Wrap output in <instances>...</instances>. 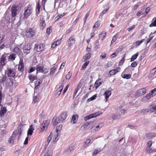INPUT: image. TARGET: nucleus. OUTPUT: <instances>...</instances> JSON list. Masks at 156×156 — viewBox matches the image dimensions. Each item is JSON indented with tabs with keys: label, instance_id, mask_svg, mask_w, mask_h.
<instances>
[{
	"label": "nucleus",
	"instance_id": "cd10ccee",
	"mask_svg": "<svg viewBox=\"0 0 156 156\" xmlns=\"http://www.w3.org/2000/svg\"><path fill=\"white\" fill-rule=\"evenodd\" d=\"M150 27L156 26V17L154 18L152 21V23L149 26Z\"/></svg>",
	"mask_w": 156,
	"mask_h": 156
},
{
	"label": "nucleus",
	"instance_id": "7c9ffc66",
	"mask_svg": "<svg viewBox=\"0 0 156 156\" xmlns=\"http://www.w3.org/2000/svg\"><path fill=\"white\" fill-rule=\"evenodd\" d=\"M101 84V80L100 79H98L96 80L95 83V86L96 88L98 87Z\"/></svg>",
	"mask_w": 156,
	"mask_h": 156
},
{
	"label": "nucleus",
	"instance_id": "f257e3e1",
	"mask_svg": "<svg viewBox=\"0 0 156 156\" xmlns=\"http://www.w3.org/2000/svg\"><path fill=\"white\" fill-rule=\"evenodd\" d=\"M22 131V127L19 126L18 130L14 131L12 135L9 139L8 140V142L10 144H13L14 140L16 137H18L19 140L20 136L21 135Z\"/></svg>",
	"mask_w": 156,
	"mask_h": 156
},
{
	"label": "nucleus",
	"instance_id": "4c0bfd02",
	"mask_svg": "<svg viewBox=\"0 0 156 156\" xmlns=\"http://www.w3.org/2000/svg\"><path fill=\"white\" fill-rule=\"evenodd\" d=\"M119 35L118 34H116L113 37L112 40L111 42V44H113L116 40L117 38L118 37Z\"/></svg>",
	"mask_w": 156,
	"mask_h": 156
},
{
	"label": "nucleus",
	"instance_id": "f03ea898",
	"mask_svg": "<svg viewBox=\"0 0 156 156\" xmlns=\"http://www.w3.org/2000/svg\"><path fill=\"white\" fill-rule=\"evenodd\" d=\"M35 34V31L32 28H29L27 29L26 31L25 36L27 38H31Z\"/></svg>",
	"mask_w": 156,
	"mask_h": 156
},
{
	"label": "nucleus",
	"instance_id": "5fc2aeb1",
	"mask_svg": "<svg viewBox=\"0 0 156 156\" xmlns=\"http://www.w3.org/2000/svg\"><path fill=\"white\" fill-rule=\"evenodd\" d=\"M125 56H124L123 57L122 59H121L119 62V66H122L123 64V63L125 61Z\"/></svg>",
	"mask_w": 156,
	"mask_h": 156
},
{
	"label": "nucleus",
	"instance_id": "bf43d9fd",
	"mask_svg": "<svg viewBox=\"0 0 156 156\" xmlns=\"http://www.w3.org/2000/svg\"><path fill=\"white\" fill-rule=\"evenodd\" d=\"M38 98L37 97V96H34V97L33 102L34 103H35L38 101Z\"/></svg>",
	"mask_w": 156,
	"mask_h": 156
},
{
	"label": "nucleus",
	"instance_id": "774afa93",
	"mask_svg": "<svg viewBox=\"0 0 156 156\" xmlns=\"http://www.w3.org/2000/svg\"><path fill=\"white\" fill-rule=\"evenodd\" d=\"M69 86L68 85H67L65 87V88L63 90V94H64L67 91V90L68 87H69Z\"/></svg>",
	"mask_w": 156,
	"mask_h": 156
},
{
	"label": "nucleus",
	"instance_id": "1a4fd4ad",
	"mask_svg": "<svg viewBox=\"0 0 156 156\" xmlns=\"http://www.w3.org/2000/svg\"><path fill=\"white\" fill-rule=\"evenodd\" d=\"M146 92V88H143L138 90L136 93V95L140 96L143 95Z\"/></svg>",
	"mask_w": 156,
	"mask_h": 156
},
{
	"label": "nucleus",
	"instance_id": "e2e57ef3",
	"mask_svg": "<svg viewBox=\"0 0 156 156\" xmlns=\"http://www.w3.org/2000/svg\"><path fill=\"white\" fill-rule=\"evenodd\" d=\"M143 12V11L142 10H140L136 14V15L137 16H139L141 15H143L142 13Z\"/></svg>",
	"mask_w": 156,
	"mask_h": 156
},
{
	"label": "nucleus",
	"instance_id": "4468645a",
	"mask_svg": "<svg viewBox=\"0 0 156 156\" xmlns=\"http://www.w3.org/2000/svg\"><path fill=\"white\" fill-rule=\"evenodd\" d=\"M34 129L33 127V125H31L29 127V128L27 131V136H31L32 135L33 131L34 130Z\"/></svg>",
	"mask_w": 156,
	"mask_h": 156
},
{
	"label": "nucleus",
	"instance_id": "69168bd1",
	"mask_svg": "<svg viewBox=\"0 0 156 156\" xmlns=\"http://www.w3.org/2000/svg\"><path fill=\"white\" fill-rule=\"evenodd\" d=\"M65 64L66 62H62L60 66V67L59 68V69H62L64 67V66H65Z\"/></svg>",
	"mask_w": 156,
	"mask_h": 156
},
{
	"label": "nucleus",
	"instance_id": "ea45409f",
	"mask_svg": "<svg viewBox=\"0 0 156 156\" xmlns=\"http://www.w3.org/2000/svg\"><path fill=\"white\" fill-rule=\"evenodd\" d=\"M156 88H155L154 89L151 90V91L149 92L150 94H151V95L152 97H153L155 96L156 94Z\"/></svg>",
	"mask_w": 156,
	"mask_h": 156
},
{
	"label": "nucleus",
	"instance_id": "2f4dec72",
	"mask_svg": "<svg viewBox=\"0 0 156 156\" xmlns=\"http://www.w3.org/2000/svg\"><path fill=\"white\" fill-rule=\"evenodd\" d=\"M29 80L31 82H33L34 80L37 79V77L34 75H30L28 76Z\"/></svg>",
	"mask_w": 156,
	"mask_h": 156
},
{
	"label": "nucleus",
	"instance_id": "13d9d810",
	"mask_svg": "<svg viewBox=\"0 0 156 156\" xmlns=\"http://www.w3.org/2000/svg\"><path fill=\"white\" fill-rule=\"evenodd\" d=\"M100 24H99L98 22H97L95 23V24L94 25L93 27V28H98L100 26Z\"/></svg>",
	"mask_w": 156,
	"mask_h": 156
},
{
	"label": "nucleus",
	"instance_id": "ddd939ff",
	"mask_svg": "<svg viewBox=\"0 0 156 156\" xmlns=\"http://www.w3.org/2000/svg\"><path fill=\"white\" fill-rule=\"evenodd\" d=\"M17 9L16 7L15 6H12L11 9V15L12 17H14L16 15Z\"/></svg>",
	"mask_w": 156,
	"mask_h": 156
},
{
	"label": "nucleus",
	"instance_id": "58836bf2",
	"mask_svg": "<svg viewBox=\"0 0 156 156\" xmlns=\"http://www.w3.org/2000/svg\"><path fill=\"white\" fill-rule=\"evenodd\" d=\"M151 97H152L151 95V94H150V93H149L147 94L146 96L143 98V99L144 100H145L146 99H149Z\"/></svg>",
	"mask_w": 156,
	"mask_h": 156
},
{
	"label": "nucleus",
	"instance_id": "bb28decb",
	"mask_svg": "<svg viewBox=\"0 0 156 156\" xmlns=\"http://www.w3.org/2000/svg\"><path fill=\"white\" fill-rule=\"evenodd\" d=\"M58 133L55 132L53 138L52 142H56L58 140Z\"/></svg>",
	"mask_w": 156,
	"mask_h": 156
},
{
	"label": "nucleus",
	"instance_id": "680f3d73",
	"mask_svg": "<svg viewBox=\"0 0 156 156\" xmlns=\"http://www.w3.org/2000/svg\"><path fill=\"white\" fill-rule=\"evenodd\" d=\"M35 69V67H32L29 70L28 72L29 73H31L34 71Z\"/></svg>",
	"mask_w": 156,
	"mask_h": 156
},
{
	"label": "nucleus",
	"instance_id": "9d476101",
	"mask_svg": "<svg viewBox=\"0 0 156 156\" xmlns=\"http://www.w3.org/2000/svg\"><path fill=\"white\" fill-rule=\"evenodd\" d=\"M7 75L8 76L14 77L15 76L16 73L14 70L9 69H8Z\"/></svg>",
	"mask_w": 156,
	"mask_h": 156
},
{
	"label": "nucleus",
	"instance_id": "423d86ee",
	"mask_svg": "<svg viewBox=\"0 0 156 156\" xmlns=\"http://www.w3.org/2000/svg\"><path fill=\"white\" fill-rule=\"evenodd\" d=\"M103 126V123H100L98 124H94L93 126L91 128V129L92 131H96L100 129Z\"/></svg>",
	"mask_w": 156,
	"mask_h": 156
},
{
	"label": "nucleus",
	"instance_id": "c03bdc74",
	"mask_svg": "<svg viewBox=\"0 0 156 156\" xmlns=\"http://www.w3.org/2000/svg\"><path fill=\"white\" fill-rule=\"evenodd\" d=\"M150 10V8L149 7H147L145 10V12H144L142 14L143 15V16H146L147 14L148 13V12Z\"/></svg>",
	"mask_w": 156,
	"mask_h": 156
},
{
	"label": "nucleus",
	"instance_id": "864d4df0",
	"mask_svg": "<svg viewBox=\"0 0 156 156\" xmlns=\"http://www.w3.org/2000/svg\"><path fill=\"white\" fill-rule=\"evenodd\" d=\"M64 87V84L63 83H62L61 85L57 89V91H61L63 88Z\"/></svg>",
	"mask_w": 156,
	"mask_h": 156
},
{
	"label": "nucleus",
	"instance_id": "79ce46f5",
	"mask_svg": "<svg viewBox=\"0 0 156 156\" xmlns=\"http://www.w3.org/2000/svg\"><path fill=\"white\" fill-rule=\"evenodd\" d=\"M89 63V61H87L83 64L82 66V68L83 69H84L86 68L87 66L88 65Z\"/></svg>",
	"mask_w": 156,
	"mask_h": 156
},
{
	"label": "nucleus",
	"instance_id": "f704fd0d",
	"mask_svg": "<svg viewBox=\"0 0 156 156\" xmlns=\"http://www.w3.org/2000/svg\"><path fill=\"white\" fill-rule=\"evenodd\" d=\"M57 68V67L56 66H54L51 69V71L50 73V75H53L55 72V70Z\"/></svg>",
	"mask_w": 156,
	"mask_h": 156
},
{
	"label": "nucleus",
	"instance_id": "0e129e2a",
	"mask_svg": "<svg viewBox=\"0 0 156 156\" xmlns=\"http://www.w3.org/2000/svg\"><path fill=\"white\" fill-rule=\"evenodd\" d=\"M55 44H56V45L57 46H58V45H59L61 43V39L58 40L56 41H55Z\"/></svg>",
	"mask_w": 156,
	"mask_h": 156
},
{
	"label": "nucleus",
	"instance_id": "6e6d98bb",
	"mask_svg": "<svg viewBox=\"0 0 156 156\" xmlns=\"http://www.w3.org/2000/svg\"><path fill=\"white\" fill-rule=\"evenodd\" d=\"M16 57V55L14 54H11L9 56V58L12 59V60H15Z\"/></svg>",
	"mask_w": 156,
	"mask_h": 156
},
{
	"label": "nucleus",
	"instance_id": "f3484780",
	"mask_svg": "<svg viewBox=\"0 0 156 156\" xmlns=\"http://www.w3.org/2000/svg\"><path fill=\"white\" fill-rule=\"evenodd\" d=\"M122 108V106H119L117 108L118 112H119V114H120L121 116V115L125 113L126 112V111L125 109H121Z\"/></svg>",
	"mask_w": 156,
	"mask_h": 156
},
{
	"label": "nucleus",
	"instance_id": "c756f323",
	"mask_svg": "<svg viewBox=\"0 0 156 156\" xmlns=\"http://www.w3.org/2000/svg\"><path fill=\"white\" fill-rule=\"evenodd\" d=\"M155 135L153 133H149L146 135L147 139H150L155 137Z\"/></svg>",
	"mask_w": 156,
	"mask_h": 156
},
{
	"label": "nucleus",
	"instance_id": "4be33fe9",
	"mask_svg": "<svg viewBox=\"0 0 156 156\" xmlns=\"http://www.w3.org/2000/svg\"><path fill=\"white\" fill-rule=\"evenodd\" d=\"M91 54L90 53H87L83 57V59L84 61H85L89 59L91 57Z\"/></svg>",
	"mask_w": 156,
	"mask_h": 156
},
{
	"label": "nucleus",
	"instance_id": "b1692460",
	"mask_svg": "<svg viewBox=\"0 0 156 156\" xmlns=\"http://www.w3.org/2000/svg\"><path fill=\"white\" fill-rule=\"evenodd\" d=\"M78 115L76 114L73 115L71 119L72 122L73 123H76L78 119Z\"/></svg>",
	"mask_w": 156,
	"mask_h": 156
},
{
	"label": "nucleus",
	"instance_id": "e433bc0d",
	"mask_svg": "<svg viewBox=\"0 0 156 156\" xmlns=\"http://www.w3.org/2000/svg\"><path fill=\"white\" fill-rule=\"evenodd\" d=\"M41 83V82L40 81H36L35 82V88L36 89H38Z\"/></svg>",
	"mask_w": 156,
	"mask_h": 156
},
{
	"label": "nucleus",
	"instance_id": "7ed1b4c3",
	"mask_svg": "<svg viewBox=\"0 0 156 156\" xmlns=\"http://www.w3.org/2000/svg\"><path fill=\"white\" fill-rule=\"evenodd\" d=\"M156 111V105H151L149 106L147 108L142 110V112L145 113L148 112H153Z\"/></svg>",
	"mask_w": 156,
	"mask_h": 156
},
{
	"label": "nucleus",
	"instance_id": "412c9836",
	"mask_svg": "<svg viewBox=\"0 0 156 156\" xmlns=\"http://www.w3.org/2000/svg\"><path fill=\"white\" fill-rule=\"evenodd\" d=\"M111 92L109 90H107L105 92L104 94L105 95V98L106 99V101L108 100V99L109 96L111 95Z\"/></svg>",
	"mask_w": 156,
	"mask_h": 156
},
{
	"label": "nucleus",
	"instance_id": "5701e85b",
	"mask_svg": "<svg viewBox=\"0 0 156 156\" xmlns=\"http://www.w3.org/2000/svg\"><path fill=\"white\" fill-rule=\"evenodd\" d=\"M106 35V33L105 32H102L99 34V39L101 40H103L105 38Z\"/></svg>",
	"mask_w": 156,
	"mask_h": 156
},
{
	"label": "nucleus",
	"instance_id": "c9c22d12",
	"mask_svg": "<svg viewBox=\"0 0 156 156\" xmlns=\"http://www.w3.org/2000/svg\"><path fill=\"white\" fill-rule=\"evenodd\" d=\"M13 51L19 55L21 53L20 49L18 47H16L14 48Z\"/></svg>",
	"mask_w": 156,
	"mask_h": 156
},
{
	"label": "nucleus",
	"instance_id": "49530a36",
	"mask_svg": "<svg viewBox=\"0 0 156 156\" xmlns=\"http://www.w3.org/2000/svg\"><path fill=\"white\" fill-rule=\"evenodd\" d=\"M131 75L129 74H124L123 75V76L122 77L123 78L126 79H130L131 78Z\"/></svg>",
	"mask_w": 156,
	"mask_h": 156
},
{
	"label": "nucleus",
	"instance_id": "2eb2a0df",
	"mask_svg": "<svg viewBox=\"0 0 156 156\" xmlns=\"http://www.w3.org/2000/svg\"><path fill=\"white\" fill-rule=\"evenodd\" d=\"M120 70V68L119 67H118L115 69L111 70L110 71L109 73L111 75H113L119 72Z\"/></svg>",
	"mask_w": 156,
	"mask_h": 156
},
{
	"label": "nucleus",
	"instance_id": "473e14b6",
	"mask_svg": "<svg viewBox=\"0 0 156 156\" xmlns=\"http://www.w3.org/2000/svg\"><path fill=\"white\" fill-rule=\"evenodd\" d=\"M90 141L91 140L90 139H87L86 140V141L84 142V143L82 147H83V148L85 147L86 146H87V145L88 144H89L90 142Z\"/></svg>",
	"mask_w": 156,
	"mask_h": 156
},
{
	"label": "nucleus",
	"instance_id": "f8f14e48",
	"mask_svg": "<svg viewBox=\"0 0 156 156\" xmlns=\"http://www.w3.org/2000/svg\"><path fill=\"white\" fill-rule=\"evenodd\" d=\"M75 41V38L73 36L70 37L68 39L67 42L69 46H70L73 45Z\"/></svg>",
	"mask_w": 156,
	"mask_h": 156
},
{
	"label": "nucleus",
	"instance_id": "37998d69",
	"mask_svg": "<svg viewBox=\"0 0 156 156\" xmlns=\"http://www.w3.org/2000/svg\"><path fill=\"white\" fill-rule=\"evenodd\" d=\"M13 83L12 81L11 80L9 82H7L6 83V85L7 87H11L13 86Z\"/></svg>",
	"mask_w": 156,
	"mask_h": 156
},
{
	"label": "nucleus",
	"instance_id": "6ab92c4d",
	"mask_svg": "<svg viewBox=\"0 0 156 156\" xmlns=\"http://www.w3.org/2000/svg\"><path fill=\"white\" fill-rule=\"evenodd\" d=\"M35 48L38 52H40L43 50L44 46L42 44H40L37 45L35 46Z\"/></svg>",
	"mask_w": 156,
	"mask_h": 156
},
{
	"label": "nucleus",
	"instance_id": "9b49d317",
	"mask_svg": "<svg viewBox=\"0 0 156 156\" xmlns=\"http://www.w3.org/2000/svg\"><path fill=\"white\" fill-rule=\"evenodd\" d=\"M23 59H20V62L18 69L20 71H22L24 69V64L23 63Z\"/></svg>",
	"mask_w": 156,
	"mask_h": 156
},
{
	"label": "nucleus",
	"instance_id": "603ef678",
	"mask_svg": "<svg viewBox=\"0 0 156 156\" xmlns=\"http://www.w3.org/2000/svg\"><path fill=\"white\" fill-rule=\"evenodd\" d=\"M52 135L51 134V133L50 134L49 136H48L47 140V144L49 143L50 141H51Z\"/></svg>",
	"mask_w": 156,
	"mask_h": 156
},
{
	"label": "nucleus",
	"instance_id": "a19ab883",
	"mask_svg": "<svg viewBox=\"0 0 156 156\" xmlns=\"http://www.w3.org/2000/svg\"><path fill=\"white\" fill-rule=\"evenodd\" d=\"M145 40V39H143L142 40L140 41H136L135 43V44L136 46H138L140 45L142 43L144 42V41Z\"/></svg>",
	"mask_w": 156,
	"mask_h": 156
},
{
	"label": "nucleus",
	"instance_id": "3c124183",
	"mask_svg": "<svg viewBox=\"0 0 156 156\" xmlns=\"http://www.w3.org/2000/svg\"><path fill=\"white\" fill-rule=\"evenodd\" d=\"M72 75V73L70 72H69L66 76V78L67 80H69L70 79V77Z\"/></svg>",
	"mask_w": 156,
	"mask_h": 156
},
{
	"label": "nucleus",
	"instance_id": "338daca9",
	"mask_svg": "<svg viewBox=\"0 0 156 156\" xmlns=\"http://www.w3.org/2000/svg\"><path fill=\"white\" fill-rule=\"evenodd\" d=\"M65 15V14L64 13H63L62 14H60V15H59L58 16H57L56 18H57V20H58L59 19L63 17Z\"/></svg>",
	"mask_w": 156,
	"mask_h": 156
},
{
	"label": "nucleus",
	"instance_id": "0eeeda50",
	"mask_svg": "<svg viewBox=\"0 0 156 156\" xmlns=\"http://www.w3.org/2000/svg\"><path fill=\"white\" fill-rule=\"evenodd\" d=\"M31 48L30 44H27L23 45V51L26 54H28L30 53V50Z\"/></svg>",
	"mask_w": 156,
	"mask_h": 156
},
{
	"label": "nucleus",
	"instance_id": "39448f33",
	"mask_svg": "<svg viewBox=\"0 0 156 156\" xmlns=\"http://www.w3.org/2000/svg\"><path fill=\"white\" fill-rule=\"evenodd\" d=\"M50 122L49 120L44 121L43 122L40 127L41 132H44L46 131Z\"/></svg>",
	"mask_w": 156,
	"mask_h": 156
},
{
	"label": "nucleus",
	"instance_id": "6e6552de",
	"mask_svg": "<svg viewBox=\"0 0 156 156\" xmlns=\"http://www.w3.org/2000/svg\"><path fill=\"white\" fill-rule=\"evenodd\" d=\"M101 114H102L101 113H100L99 112H97L91 114L87 116H86L84 118V119L85 120H87L96 117Z\"/></svg>",
	"mask_w": 156,
	"mask_h": 156
},
{
	"label": "nucleus",
	"instance_id": "8fccbe9b",
	"mask_svg": "<svg viewBox=\"0 0 156 156\" xmlns=\"http://www.w3.org/2000/svg\"><path fill=\"white\" fill-rule=\"evenodd\" d=\"M101 151L100 149H96L92 154V155H96L99 152Z\"/></svg>",
	"mask_w": 156,
	"mask_h": 156
},
{
	"label": "nucleus",
	"instance_id": "a18cd8bd",
	"mask_svg": "<svg viewBox=\"0 0 156 156\" xmlns=\"http://www.w3.org/2000/svg\"><path fill=\"white\" fill-rule=\"evenodd\" d=\"M96 98V95H94L93 96H92L90 98H88L87 100V101L88 102H90L91 101L95 99Z\"/></svg>",
	"mask_w": 156,
	"mask_h": 156
},
{
	"label": "nucleus",
	"instance_id": "393cba45",
	"mask_svg": "<svg viewBox=\"0 0 156 156\" xmlns=\"http://www.w3.org/2000/svg\"><path fill=\"white\" fill-rule=\"evenodd\" d=\"M36 70L37 72L43 73V67L40 65L37 66Z\"/></svg>",
	"mask_w": 156,
	"mask_h": 156
},
{
	"label": "nucleus",
	"instance_id": "aec40b11",
	"mask_svg": "<svg viewBox=\"0 0 156 156\" xmlns=\"http://www.w3.org/2000/svg\"><path fill=\"white\" fill-rule=\"evenodd\" d=\"M121 117L120 114H119L117 111L116 114H114L112 116V119L114 120H115Z\"/></svg>",
	"mask_w": 156,
	"mask_h": 156
},
{
	"label": "nucleus",
	"instance_id": "a878e982",
	"mask_svg": "<svg viewBox=\"0 0 156 156\" xmlns=\"http://www.w3.org/2000/svg\"><path fill=\"white\" fill-rule=\"evenodd\" d=\"M43 19V18L42 20H41L40 21V26L42 29L44 28L46 25L45 21Z\"/></svg>",
	"mask_w": 156,
	"mask_h": 156
},
{
	"label": "nucleus",
	"instance_id": "de8ad7c7",
	"mask_svg": "<svg viewBox=\"0 0 156 156\" xmlns=\"http://www.w3.org/2000/svg\"><path fill=\"white\" fill-rule=\"evenodd\" d=\"M94 48L96 49H97L99 48V42L98 40H97L96 41L95 46L94 47Z\"/></svg>",
	"mask_w": 156,
	"mask_h": 156
},
{
	"label": "nucleus",
	"instance_id": "72a5a7b5",
	"mask_svg": "<svg viewBox=\"0 0 156 156\" xmlns=\"http://www.w3.org/2000/svg\"><path fill=\"white\" fill-rule=\"evenodd\" d=\"M138 55V53L137 52L136 54L133 55L131 58V61L132 62L136 59Z\"/></svg>",
	"mask_w": 156,
	"mask_h": 156
},
{
	"label": "nucleus",
	"instance_id": "4d7b16f0",
	"mask_svg": "<svg viewBox=\"0 0 156 156\" xmlns=\"http://www.w3.org/2000/svg\"><path fill=\"white\" fill-rule=\"evenodd\" d=\"M6 79V77L5 76H3L1 77L0 79V82L1 83L4 82L5 81Z\"/></svg>",
	"mask_w": 156,
	"mask_h": 156
},
{
	"label": "nucleus",
	"instance_id": "20e7f679",
	"mask_svg": "<svg viewBox=\"0 0 156 156\" xmlns=\"http://www.w3.org/2000/svg\"><path fill=\"white\" fill-rule=\"evenodd\" d=\"M24 16L25 18H27L32 12V9L30 5H28L24 8Z\"/></svg>",
	"mask_w": 156,
	"mask_h": 156
},
{
	"label": "nucleus",
	"instance_id": "09e8293b",
	"mask_svg": "<svg viewBox=\"0 0 156 156\" xmlns=\"http://www.w3.org/2000/svg\"><path fill=\"white\" fill-rule=\"evenodd\" d=\"M62 127V125H61L57 126L56 129V132L58 133L61 130Z\"/></svg>",
	"mask_w": 156,
	"mask_h": 156
},
{
	"label": "nucleus",
	"instance_id": "dca6fc26",
	"mask_svg": "<svg viewBox=\"0 0 156 156\" xmlns=\"http://www.w3.org/2000/svg\"><path fill=\"white\" fill-rule=\"evenodd\" d=\"M61 120L59 118L54 117L52 120L53 124L54 125H56L57 124L60 122Z\"/></svg>",
	"mask_w": 156,
	"mask_h": 156
},
{
	"label": "nucleus",
	"instance_id": "052dcab7",
	"mask_svg": "<svg viewBox=\"0 0 156 156\" xmlns=\"http://www.w3.org/2000/svg\"><path fill=\"white\" fill-rule=\"evenodd\" d=\"M109 9V8H107L105 9H104L102 12L100 14V16L103 15L104 14L106 13V12Z\"/></svg>",
	"mask_w": 156,
	"mask_h": 156
},
{
	"label": "nucleus",
	"instance_id": "c85d7f7f",
	"mask_svg": "<svg viewBox=\"0 0 156 156\" xmlns=\"http://www.w3.org/2000/svg\"><path fill=\"white\" fill-rule=\"evenodd\" d=\"M66 115L67 113L65 112H64L62 113L60 115L61 120V121H63L66 119L67 117Z\"/></svg>",
	"mask_w": 156,
	"mask_h": 156
},
{
	"label": "nucleus",
	"instance_id": "a211bd4d",
	"mask_svg": "<svg viewBox=\"0 0 156 156\" xmlns=\"http://www.w3.org/2000/svg\"><path fill=\"white\" fill-rule=\"evenodd\" d=\"M5 58L6 57L5 55H2L1 58L0 65L1 66H4L5 64Z\"/></svg>",
	"mask_w": 156,
	"mask_h": 156
}]
</instances>
